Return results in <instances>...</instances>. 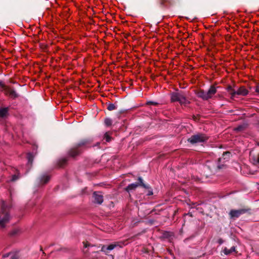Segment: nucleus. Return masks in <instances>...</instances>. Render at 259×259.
I'll list each match as a JSON object with an SVG mask.
<instances>
[{"label": "nucleus", "mask_w": 259, "mask_h": 259, "mask_svg": "<svg viewBox=\"0 0 259 259\" xmlns=\"http://www.w3.org/2000/svg\"><path fill=\"white\" fill-rule=\"evenodd\" d=\"M10 216L8 211V208L5 202L3 201L0 211V227H4L5 225L9 222Z\"/></svg>", "instance_id": "f257e3e1"}, {"label": "nucleus", "mask_w": 259, "mask_h": 259, "mask_svg": "<svg viewBox=\"0 0 259 259\" xmlns=\"http://www.w3.org/2000/svg\"><path fill=\"white\" fill-rule=\"evenodd\" d=\"M217 93V89L214 86H211L208 91L205 92L200 90L198 92L197 95L198 97L204 100H208L212 98Z\"/></svg>", "instance_id": "f03ea898"}, {"label": "nucleus", "mask_w": 259, "mask_h": 259, "mask_svg": "<svg viewBox=\"0 0 259 259\" xmlns=\"http://www.w3.org/2000/svg\"><path fill=\"white\" fill-rule=\"evenodd\" d=\"M90 144V142L89 140H83L81 141L75 147L72 148L71 149L69 152V155L74 157L79 154L81 153V148L82 147H87L89 144Z\"/></svg>", "instance_id": "7ed1b4c3"}, {"label": "nucleus", "mask_w": 259, "mask_h": 259, "mask_svg": "<svg viewBox=\"0 0 259 259\" xmlns=\"http://www.w3.org/2000/svg\"><path fill=\"white\" fill-rule=\"evenodd\" d=\"M208 137L204 134H198L192 136L188 141L191 144H196L206 142Z\"/></svg>", "instance_id": "20e7f679"}, {"label": "nucleus", "mask_w": 259, "mask_h": 259, "mask_svg": "<svg viewBox=\"0 0 259 259\" xmlns=\"http://www.w3.org/2000/svg\"><path fill=\"white\" fill-rule=\"evenodd\" d=\"M171 102H179L182 105H186L189 103L183 95L177 92L172 93L171 94Z\"/></svg>", "instance_id": "39448f33"}, {"label": "nucleus", "mask_w": 259, "mask_h": 259, "mask_svg": "<svg viewBox=\"0 0 259 259\" xmlns=\"http://www.w3.org/2000/svg\"><path fill=\"white\" fill-rule=\"evenodd\" d=\"M249 209L242 208L238 210L232 209L229 212L231 218H238L241 214L247 212Z\"/></svg>", "instance_id": "423d86ee"}, {"label": "nucleus", "mask_w": 259, "mask_h": 259, "mask_svg": "<svg viewBox=\"0 0 259 259\" xmlns=\"http://www.w3.org/2000/svg\"><path fill=\"white\" fill-rule=\"evenodd\" d=\"M3 91L6 95L9 96L11 98L15 99L18 96V94L14 90L7 87H5Z\"/></svg>", "instance_id": "0eeeda50"}, {"label": "nucleus", "mask_w": 259, "mask_h": 259, "mask_svg": "<svg viewBox=\"0 0 259 259\" xmlns=\"http://www.w3.org/2000/svg\"><path fill=\"white\" fill-rule=\"evenodd\" d=\"M138 180L139 181L140 184H136V183H133L130 185H129L126 188V190L127 192H130L131 190H135L139 185H141L144 188H146L145 185L143 183L142 179L141 177H139L138 178Z\"/></svg>", "instance_id": "6e6552de"}, {"label": "nucleus", "mask_w": 259, "mask_h": 259, "mask_svg": "<svg viewBox=\"0 0 259 259\" xmlns=\"http://www.w3.org/2000/svg\"><path fill=\"white\" fill-rule=\"evenodd\" d=\"M233 94H235V98L237 96H245L248 94V91L243 86L241 87L235 91V93Z\"/></svg>", "instance_id": "1a4fd4ad"}, {"label": "nucleus", "mask_w": 259, "mask_h": 259, "mask_svg": "<svg viewBox=\"0 0 259 259\" xmlns=\"http://www.w3.org/2000/svg\"><path fill=\"white\" fill-rule=\"evenodd\" d=\"M95 202L98 204H101L103 201V196L99 192H94L93 194Z\"/></svg>", "instance_id": "9d476101"}, {"label": "nucleus", "mask_w": 259, "mask_h": 259, "mask_svg": "<svg viewBox=\"0 0 259 259\" xmlns=\"http://www.w3.org/2000/svg\"><path fill=\"white\" fill-rule=\"evenodd\" d=\"M227 91H228V92H229V93L231 95V98L232 99H234L235 98V94H234L233 93H235L236 90L234 89H233V88L232 86L229 85L227 88Z\"/></svg>", "instance_id": "9b49d317"}, {"label": "nucleus", "mask_w": 259, "mask_h": 259, "mask_svg": "<svg viewBox=\"0 0 259 259\" xmlns=\"http://www.w3.org/2000/svg\"><path fill=\"white\" fill-rule=\"evenodd\" d=\"M236 251V248L235 246L232 247L230 249H228L227 248L225 247L224 250L223 252L226 255H229L231 253H232L233 252Z\"/></svg>", "instance_id": "f8f14e48"}, {"label": "nucleus", "mask_w": 259, "mask_h": 259, "mask_svg": "<svg viewBox=\"0 0 259 259\" xmlns=\"http://www.w3.org/2000/svg\"><path fill=\"white\" fill-rule=\"evenodd\" d=\"M8 113V109L6 108L0 109V117H4Z\"/></svg>", "instance_id": "ddd939ff"}, {"label": "nucleus", "mask_w": 259, "mask_h": 259, "mask_svg": "<svg viewBox=\"0 0 259 259\" xmlns=\"http://www.w3.org/2000/svg\"><path fill=\"white\" fill-rule=\"evenodd\" d=\"M50 180V177L48 175L42 176L41 178V182L43 184L47 183Z\"/></svg>", "instance_id": "4468645a"}, {"label": "nucleus", "mask_w": 259, "mask_h": 259, "mask_svg": "<svg viewBox=\"0 0 259 259\" xmlns=\"http://www.w3.org/2000/svg\"><path fill=\"white\" fill-rule=\"evenodd\" d=\"M116 109V106L112 103H109L108 105L107 109L109 111H112Z\"/></svg>", "instance_id": "2eb2a0df"}, {"label": "nucleus", "mask_w": 259, "mask_h": 259, "mask_svg": "<svg viewBox=\"0 0 259 259\" xmlns=\"http://www.w3.org/2000/svg\"><path fill=\"white\" fill-rule=\"evenodd\" d=\"M117 246V244L116 243L115 244H112L109 245H108L106 248V249L108 250H111L113 249L115 247H116Z\"/></svg>", "instance_id": "dca6fc26"}, {"label": "nucleus", "mask_w": 259, "mask_h": 259, "mask_svg": "<svg viewBox=\"0 0 259 259\" xmlns=\"http://www.w3.org/2000/svg\"><path fill=\"white\" fill-rule=\"evenodd\" d=\"M104 122L106 125L110 126L111 125L112 122L111 119L107 118L105 119Z\"/></svg>", "instance_id": "f3484780"}, {"label": "nucleus", "mask_w": 259, "mask_h": 259, "mask_svg": "<svg viewBox=\"0 0 259 259\" xmlns=\"http://www.w3.org/2000/svg\"><path fill=\"white\" fill-rule=\"evenodd\" d=\"M104 138L105 139L106 141L108 142H110L111 140V137L107 133L104 135Z\"/></svg>", "instance_id": "a211bd4d"}, {"label": "nucleus", "mask_w": 259, "mask_h": 259, "mask_svg": "<svg viewBox=\"0 0 259 259\" xmlns=\"http://www.w3.org/2000/svg\"><path fill=\"white\" fill-rule=\"evenodd\" d=\"M5 85H4V84L3 83V82L1 81H0V88H1L3 90L4 89V88H5Z\"/></svg>", "instance_id": "6ab92c4d"}, {"label": "nucleus", "mask_w": 259, "mask_h": 259, "mask_svg": "<svg viewBox=\"0 0 259 259\" xmlns=\"http://www.w3.org/2000/svg\"><path fill=\"white\" fill-rule=\"evenodd\" d=\"M255 91L256 92L259 93V84L256 87Z\"/></svg>", "instance_id": "aec40b11"}, {"label": "nucleus", "mask_w": 259, "mask_h": 259, "mask_svg": "<svg viewBox=\"0 0 259 259\" xmlns=\"http://www.w3.org/2000/svg\"><path fill=\"white\" fill-rule=\"evenodd\" d=\"M242 128V126H239L238 127H237L235 130L237 131H240V130H241Z\"/></svg>", "instance_id": "412c9836"}, {"label": "nucleus", "mask_w": 259, "mask_h": 259, "mask_svg": "<svg viewBox=\"0 0 259 259\" xmlns=\"http://www.w3.org/2000/svg\"><path fill=\"white\" fill-rule=\"evenodd\" d=\"M169 0H160L161 3L163 4L164 3L168 2Z\"/></svg>", "instance_id": "4be33fe9"}, {"label": "nucleus", "mask_w": 259, "mask_h": 259, "mask_svg": "<svg viewBox=\"0 0 259 259\" xmlns=\"http://www.w3.org/2000/svg\"><path fill=\"white\" fill-rule=\"evenodd\" d=\"M148 104H153V105H156L157 104L156 103H155V102H148Z\"/></svg>", "instance_id": "5701e85b"}, {"label": "nucleus", "mask_w": 259, "mask_h": 259, "mask_svg": "<svg viewBox=\"0 0 259 259\" xmlns=\"http://www.w3.org/2000/svg\"><path fill=\"white\" fill-rule=\"evenodd\" d=\"M17 179V178L16 177V176H13V178H12V181H15Z\"/></svg>", "instance_id": "b1692460"}, {"label": "nucleus", "mask_w": 259, "mask_h": 259, "mask_svg": "<svg viewBox=\"0 0 259 259\" xmlns=\"http://www.w3.org/2000/svg\"><path fill=\"white\" fill-rule=\"evenodd\" d=\"M256 161L259 164V154L257 156Z\"/></svg>", "instance_id": "393cba45"}, {"label": "nucleus", "mask_w": 259, "mask_h": 259, "mask_svg": "<svg viewBox=\"0 0 259 259\" xmlns=\"http://www.w3.org/2000/svg\"><path fill=\"white\" fill-rule=\"evenodd\" d=\"M105 246H103V247H102V250H104L105 249Z\"/></svg>", "instance_id": "a878e982"}, {"label": "nucleus", "mask_w": 259, "mask_h": 259, "mask_svg": "<svg viewBox=\"0 0 259 259\" xmlns=\"http://www.w3.org/2000/svg\"><path fill=\"white\" fill-rule=\"evenodd\" d=\"M152 194H153V193H152V192H149V195H152Z\"/></svg>", "instance_id": "bb28decb"}, {"label": "nucleus", "mask_w": 259, "mask_h": 259, "mask_svg": "<svg viewBox=\"0 0 259 259\" xmlns=\"http://www.w3.org/2000/svg\"><path fill=\"white\" fill-rule=\"evenodd\" d=\"M226 155H227V154H230V153H229V152H227V153H226Z\"/></svg>", "instance_id": "cd10ccee"}, {"label": "nucleus", "mask_w": 259, "mask_h": 259, "mask_svg": "<svg viewBox=\"0 0 259 259\" xmlns=\"http://www.w3.org/2000/svg\"><path fill=\"white\" fill-rule=\"evenodd\" d=\"M7 256H8V255H4V257H7Z\"/></svg>", "instance_id": "c85d7f7f"}]
</instances>
